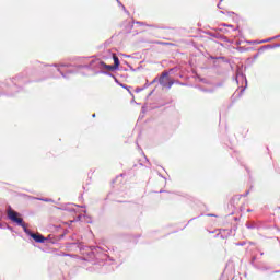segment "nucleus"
I'll use <instances>...</instances> for the list:
<instances>
[{
  "mask_svg": "<svg viewBox=\"0 0 280 280\" xmlns=\"http://www.w3.org/2000/svg\"><path fill=\"white\" fill-rule=\"evenodd\" d=\"M7 215L11 222H15L19 226H22L24 233L32 237L37 244H45V242H47V238L40 233H34L32 230L27 229L23 223V218H19V212L12 210V207L10 206L7 209Z\"/></svg>",
  "mask_w": 280,
  "mask_h": 280,
  "instance_id": "obj_1",
  "label": "nucleus"
},
{
  "mask_svg": "<svg viewBox=\"0 0 280 280\" xmlns=\"http://www.w3.org/2000/svg\"><path fill=\"white\" fill-rule=\"evenodd\" d=\"M85 69H93V71H104L105 69H113L110 65H106L104 61L100 59H94L90 62L89 66H85Z\"/></svg>",
  "mask_w": 280,
  "mask_h": 280,
  "instance_id": "obj_2",
  "label": "nucleus"
},
{
  "mask_svg": "<svg viewBox=\"0 0 280 280\" xmlns=\"http://www.w3.org/2000/svg\"><path fill=\"white\" fill-rule=\"evenodd\" d=\"M159 83L161 84V86H163L164 89H172V86H174V80H172L170 78V73L168 72H163L159 79Z\"/></svg>",
  "mask_w": 280,
  "mask_h": 280,
  "instance_id": "obj_3",
  "label": "nucleus"
},
{
  "mask_svg": "<svg viewBox=\"0 0 280 280\" xmlns=\"http://www.w3.org/2000/svg\"><path fill=\"white\" fill-rule=\"evenodd\" d=\"M108 71H115V69H119V58L114 56V66L109 65Z\"/></svg>",
  "mask_w": 280,
  "mask_h": 280,
  "instance_id": "obj_4",
  "label": "nucleus"
},
{
  "mask_svg": "<svg viewBox=\"0 0 280 280\" xmlns=\"http://www.w3.org/2000/svg\"><path fill=\"white\" fill-rule=\"evenodd\" d=\"M245 82V88L248 86V81L246 80V75L244 74H236V82Z\"/></svg>",
  "mask_w": 280,
  "mask_h": 280,
  "instance_id": "obj_5",
  "label": "nucleus"
},
{
  "mask_svg": "<svg viewBox=\"0 0 280 280\" xmlns=\"http://www.w3.org/2000/svg\"><path fill=\"white\" fill-rule=\"evenodd\" d=\"M247 229H258L257 223H246Z\"/></svg>",
  "mask_w": 280,
  "mask_h": 280,
  "instance_id": "obj_6",
  "label": "nucleus"
},
{
  "mask_svg": "<svg viewBox=\"0 0 280 280\" xmlns=\"http://www.w3.org/2000/svg\"><path fill=\"white\" fill-rule=\"evenodd\" d=\"M118 5H120L124 10V12H126V14H128V10H126V7L124 4H121V2H119V0H117Z\"/></svg>",
  "mask_w": 280,
  "mask_h": 280,
  "instance_id": "obj_7",
  "label": "nucleus"
},
{
  "mask_svg": "<svg viewBox=\"0 0 280 280\" xmlns=\"http://www.w3.org/2000/svg\"><path fill=\"white\" fill-rule=\"evenodd\" d=\"M89 255H90V259H93V257H95V250L90 249Z\"/></svg>",
  "mask_w": 280,
  "mask_h": 280,
  "instance_id": "obj_8",
  "label": "nucleus"
},
{
  "mask_svg": "<svg viewBox=\"0 0 280 280\" xmlns=\"http://www.w3.org/2000/svg\"><path fill=\"white\" fill-rule=\"evenodd\" d=\"M39 200H42L43 202H51V199L48 198H39Z\"/></svg>",
  "mask_w": 280,
  "mask_h": 280,
  "instance_id": "obj_9",
  "label": "nucleus"
},
{
  "mask_svg": "<svg viewBox=\"0 0 280 280\" xmlns=\"http://www.w3.org/2000/svg\"><path fill=\"white\" fill-rule=\"evenodd\" d=\"M260 43H270V39H264Z\"/></svg>",
  "mask_w": 280,
  "mask_h": 280,
  "instance_id": "obj_10",
  "label": "nucleus"
},
{
  "mask_svg": "<svg viewBox=\"0 0 280 280\" xmlns=\"http://www.w3.org/2000/svg\"><path fill=\"white\" fill-rule=\"evenodd\" d=\"M266 49H270V48H272V46H270V45H267V46H264Z\"/></svg>",
  "mask_w": 280,
  "mask_h": 280,
  "instance_id": "obj_11",
  "label": "nucleus"
},
{
  "mask_svg": "<svg viewBox=\"0 0 280 280\" xmlns=\"http://www.w3.org/2000/svg\"><path fill=\"white\" fill-rule=\"evenodd\" d=\"M137 25H143V22H136Z\"/></svg>",
  "mask_w": 280,
  "mask_h": 280,
  "instance_id": "obj_12",
  "label": "nucleus"
},
{
  "mask_svg": "<svg viewBox=\"0 0 280 280\" xmlns=\"http://www.w3.org/2000/svg\"><path fill=\"white\" fill-rule=\"evenodd\" d=\"M61 75H62V78H67V75H65V73H62V72H61Z\"/></svg>",
  "mask_w": 280,
  "mask_h": 280,
  "instance_id": "obj_13",
  "label": "nucleus"
},
{
  "mask_svg": "<svg viewBox=\"0 0 280 280\" xmlns=\"http://www.w3.org/2000/svg\"><path fill=\"white\" fill-rule=\"evenodd\" d=\"M153 82H156V79H154Z\"/></svg>",
  "mask_w": 280,
  "mask_h": 280,
  "instance_id": "obj_14",
  "label": "nucleus"
},
{
  "mask_svg": "<svg viewBox=\"0 0 280 280\" xmlns=\"http://www.w3.org/2000/svg\"><path fill=\"white\" fill-rule=\"evenodd\" d=\"M92 117H95V114H93Z\"/></svg>",
  "mask_w": 280,
  "mask_h": 280,
  "instance_id": "obj_15",
  "label": "nucleus"
}]
</instances>
